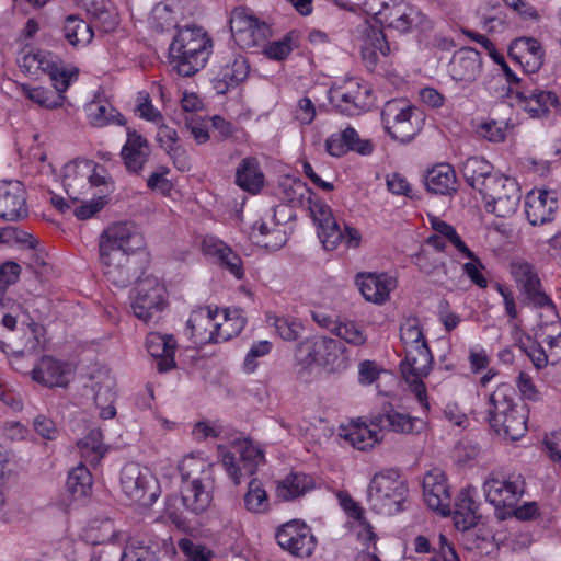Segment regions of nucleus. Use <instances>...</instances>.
Masks as SVG:
<instances>
[{
	"label": "nucleus",
	"instance_id": "nucleus-1",
	"mask_svg": "<svg viewBox=\"0 0 561 561\" xmlns=\"http://www.w3.org/2000/svg\"><path fill=\"white\" fill-rule=\"evenodd\" d=\"M98 245L106 279L118 288L127 287L136 275L131 256L145 247L142 233L130 222H116L103 230Z\"/></svg>",
	"mask_w": 561,
	"mask_h": 561
},
{
	"label": "nucleus",
	"instance_id": "nucleus-2",
	"mask_svg": "<svg viewBox=\"0 0 561 561\" xmlns=\"http://www.w3.org/2000/svg\"><path fill=\"white\" fill-rule=\"evenodd\" d=\"M179 471L184 507L196 515L204 513L213 501V463L199 455L191 454L182 459Z\"/></svg>",
	"mask_w": 561,
	"mask_h": 561
},
{
	"label": "nucleus",
	"instance_id": "nucleus-3",
	"mask_svg": "<svg viewBox=\"0 0 561 561\" xmlns=\"http://www.w3.org/2000/svg\"><path fill=\"white\" fill-rule=\"evenodd\" d=\"M211 48V39L201 26L179 27L169 47L170 64L179 75L191 77L205 67Z\"/></svg>",
	"mask_w": 561,
	"mask_h": 561
},
{
	"label": "nucleus",
	"instance_id": "nucleus-4",
	"mask_svg": "<svg viewBox=\"0 0 561 561\" xmlns=\"http://www.w3.org/2000/svg\"><path fill=\"white\" fill-rule=\"evenodd\" d=\"M290 192L293 196L289 197V202L293 206H306L310 210L324 249L334 250L342 241L343 233L330 206L319 198H313V193L300 181L293 184Z\"/></svg>",
	"mask_w": 561,
	"mask_h": 561
},
{
	"label": "nucleus",
	"instance_id": "nucleus-5",
	"mask_svg": "<svg viewBox=\"0 0 561 561\" xmlns=\"http://www.w3.org/2000/svg\"><path fill=\"white\" fill-rule=\"evenodd\" d=\"M400 339L404 345V359L400 367L404 378L426 377L433 363V356L416 318L407 319L400 325Z\"/></svg>",
	"mask_w": 561,
	"mask_h": 561
},
{
	"label": "nucleus",
	"instance_id": "nucleus-6",
	"mask_svg": "<svg viewBox=\"0 0 561 561\" xmlns=\"http://www.w3.org/2000/svg\"><path fill=\"white\" fill-rule=\"evenodd\" d=\"M365 5L377 23L400 34L414 26L425 28L430 25L426 15L404 0H366Z\"/></svg>",
	"mask_w": 561,
	"mask_h": 561
},
{
	"label": "nucleus",
	"instance_id": "nucleus-7",
	"mask_svg": "<svg viewBox=\"0 0 561 561\" xmlns=\"http://www.w3.org/2000/svg\"><path fill=\"white\" fill-rule=\"evenodd\" d=\"M407 494L405 481L396 470L376 473L367 490L371 510L382 515H394L401 512Z\"/></svg>",
	"mask_w": 561,
	"mask_h": 561
},
{
	"label": "nucleus",
	"instance_id": "nucleus-8",
	"mask_svg": "<svg viewBox=\"0 0 561 561\" xmlns=\"http://www.w3.org/2000/svg\"><path fill=\"white\" fill-rule=\"evenodd\" d=\"M381 121L392 139L405 144L421 131L424 118L415 106L404 100H391L381 111Z\"/></svg>",
	"mask_w": 561,
	"mask_h": 561
},
{
	"label": "nucleus",
	"instance_id": "nucleus-9",
	"mask_svg": "<svg viewBox=\"0 0 561 561\" xmlns=\"http://www.w3.org/2000/svg\"><path fill=\"white\" fill-rule=\"evenodd\" d=\"M485 500L494 506L500 519L507 518L508 508L517 505L525 491V480L519 473L503 476L492 472L483 483Z\"/></svg>",
	"mask_w": 561,
	"mask_h": 561
},
{
	"label": "nucleus",
	"instance_id": "nucleus-10",
	"mask_svg": "<svg viewBox=\"0 0 561 561\" xmlns=\"http://www.w3.org/2000/svg\"><path fill=\"white\" fill-rule=\"evenodd\" d=\"M167 290L156 276H145L138 279L130 291V308L136 318L149 322L160 313L167 305Z\"/></svg>",
	"mask_w": 561,
	"mask_h": 561
},
{
	"label": "nucleus",
	"instance_id": "nucleus-11",
	"mask_svg": "<svg viewBox=\"0 0 561 561\" xmlns=\"http://www.w3.org/2000/svg\"><path fill=\"white\" fill-rule=\"evenodd\" d=\"M121 488L127 497L145 506L152 505L159 496L157 479L148 468L136 462H128L122 468Z\"/></svg>",
	"mask_w": 561,
	"mask_h": 561
},
{
	"label": "nucleus",
	"instance_id": "nucleus-12",
	"mask_svg": "<svg viewBox=\"0 0 561 561\" xmlns=\"http://www.w3.org/2000/svg\"><path fill=\"white\" fill-rule=\"evenodd\" d=\"M329 101L336 113L344 116H358L370 108L371 90L358 80L350 79L330 89Z\"/></svg>",
	"mask_w": 561,
	"mask_h": 561
},
{
	"label": "nucleus",
	"instance_id": "nucleus-13",
	"mask_svg": "<svg viewBox=\"0 0 561 561\" xmlns=\"http://www.w3.org/2000/svg\"><path fill=\"white\" fill-rule=\"evenodd\" d=\"M488 211L497 217L506 218L518 209L522 191L518 182L510 176L501 174L482 194Z\"/></svg>",
	"mask_w": 561,
	"mask_h": 561
},
{
	"label": "nucleus",
	"instance_id": "nucleus-14",
	"mask_svg": "<svg viewBox=\"0 0 561 561\" xmlns=\"http://www.w3.org/2000/svg\"><path fill=\"white\" fill-rule=\"evenodd\" d=\"M511 274L525 296L524 302L554 312L556 306L541 289L539 277L530 263L525 261L512 262Z\"/></svg>",
	"mask_w": 561,
	"mask_h": 561
},
{
	"label": "nucleus",
	"instance_id": "nucleus-15",
	"mask_svg": "<svg viewBox=\"0 0 561 561\" xmlns=\"http://www.w3.org/2000/svg\"><path fill=\"white\" fill-rule=\"evenodd\" d=\"M218 309L210 307H201L194 310L187 320V327L191 329L193 336L199 337L201 341H209L220 343L227 341L232 336L228 330L230 319L225 316V323L216 322Z\"/></svg>",
	"mask_w": 561,
	"mask_h": 561
},
{
	"label": "nucleus",
	"instance_id": "nucleus-16",
	"mask_svg": "<svg viewBox=\"0 0 561 561\" xmlns=\"http://www.w3.org/2000/svg\"><path fill=\"white\" fill-rule=\"evenodd\" d=\"M229 24L234 41L244 47L257 46L270 34L268 25L260 22L244 8L231 12Z\"/></svg>",
	"mask_w": 561,
	"mask_h": 561
},
{
	"label": "nucleus",
	"instance_id": "nucleus-17",
	"mask_svg": "<svg viewBox=\"0 0 561 561\" xmlns=\"http://www.w3.org/2000/svg\"><path fill=\"white\" fill-rule=\"evenodd\" d=\"M277 543L295 557H310L316 548V538L310 528L297 520L284 524L276 533Z\"/></svg>",
	"mask_w": 561,
	"mask_h": 561
},
{
	"label": "nucleus",
	"instance_id": "nucleus-18",
	"mask_svg": "<svg viewBox=\"0 0 561 561\" xmlns=\"http://www.w3.org/2000/svg\"><path fill=\"white\" fill-rule=\"evenodd\" d=\"M221 462L234 484L241 482L244 476H253L260 463L264 461L263 453L251 445L242 447L237 458L234 454L225 447H219Z\"/></svg>",
	"mask_w": 561,
	"mask_h": 561
},
{
	"label": "nucleus",
	"instance_id": "nucleus-19",
	"mask_svg": "<svg viewBox=\"0 0 561 561\" xmlns=\"http://www.w3.org/2000/svg\"><path fill=\"white\" fill-rule=\"evenodd\" d=\"M423 497L427 506L442 516L451 514V497L446 474L434 468L423 478Z\"/></svg>",
	"mask_w": 561,
	"mask_h": 561
},
{
	"label": "nucleus",
	"instance_id": "nucleus-20",
	"mask_svg": "<svg viewBox=\"0 0 561 561\" xmlns=\"http://www.w3.org/2000/svg\"><path fill=\"white\" fill-rule=\"evenodd\" d=\"M516 98L519 105L533 118L546 117L550 110L559 103V99L553 91L536 87L531 81L524 82L516 90Z\"/></svg>",
	"mask_w": 561,
	"mask_h": 561
},
{
	"label": "nucleus",
	"instance_id": "nucleus-21",
	"mask_svg": "<svg viewBox=\"0 0 561 561\" xmlns=\"http://www.w3.org/2000/svg\"><path fill=\"white\" fill-rule=\"evenodd\" d=\"M559 208L557 193L553 191L533 190L526 195L525 213L533 226H542L552 221Z\"/></svg>",
	"mask_w": 561,
	"mask_h": 561
},
{
	"label": "nucleus",
	"instance_id": "nucleus-22",
	"mask_svg": "<svg viewBox=\"0 0 561 561\" xmlns=\"http://www.w3.org/2000/svg\"><path fill=\"white\" fill-rule=\"evenodd\" d=\"M28 214L26 193L19 181L0 182V218L18 221Z\"/></svg>",
	"mask_w": 561,
	"mask_h": 561
},
{
	"label": "nucleus",
	"instance_id": "nucleus-23",
	"mask_svg": "<svg viewBox=\"0 0 561 561\" xmlns=\"http://www.w3.org/2000/svg\"><path fill=\"white\" fill-rule=\"evenodd\" d=\"M91 168L93 161L88 159H76L64 165L62 185L72 201H78L90 192Z\"/></svg>",
	"mask_w": 561,
	"mask_h": 561
},
{
	"label": "nucleus",
	"instance_id": "nucleus-24",
	"mask_svg": "<svg viewBox=\"0 0 561 561\" xmlns=\"http://www.w3.org/2000/svg\"><path fill=\"white\" fill-rule=\"evenodd\" d=\"M449 75L453 80L468 85L474 82L482 72V57L471 47L457 50L449 62Z\"/></svg>",
	"mask_w": 561,
	"mask_h": 561
},
{
	"label": "nucleus",
	"instance_id": "nucleus-25",
	"mask_svg": "<svg viewBox=\"0 0 561 561\" xmlns=\"http://www.w3.org/2000/svg\"><path fill=\"white\" fill-rule=\"evenodd\" d=\"M371 424L380 430L400 434H419L425 428L422 419L398 411L391 404L383 407L382 411L373 417Z\"/></svg>",
	"mask_w": 561,
	"mask_h": 561
},
{
	"label": "nucleus",
	"instance_id": "nucleus-26",
	"mask_svg": "<svg viewBox=\"0 0 561 561\" xmlns=\"http://www.w3.org/2000/svg\"><path fill=\"white\" fill-rule=\"evenodd\" d=\"M151 154L148 140L136 130L127 128V139L121 150L124 165L129 173L139 174Z\"/></svg>",
	"mask_w": 561,
	"mask_h": 561
},
{
	"label": "nucleus",
	"instance_id": "nucleus-27",
	"mask_svg": "<svg viewBox=\"0 0 561 561\" xmlns=\"http://www.w3.org/2000/svg\"><path fill=\"white\" fill-rule=\"evenodd\" d=\"M356 285L367 301L383 305L389 300L396 280L387 274L360 273L356 276Z\"/></svg>",
	"mask_w": 561,
	"mask_h": 561
},
{
	"label": "nucleus",
	"instance_id": "nucleus-28",
	"mask_svg": "<svg viewBox=\"0 0 561 561\" xmlns=\"http://www.w3.org/2000/svg\"><path fill=\"white\" fill-rule=\"evenodd\" d=\"M72 375V367L68 363L44 356L32 370L34 381L47 387H66Z\"/></svg>",
	"mask_w": 561,
	"mask_h": 561
},
{
	"label": "nucleus",
	"instance_id": "nucleus-29",
	"mask_svg": "<svg viewBox=\"0 0 561 561\" xmlns=\"http://www.w3.org/2000/svg\"><path fill=\"white\" fill-rule=\"evenodd\" d=\"M477 490L468 486L462 489L454 504L453 518L458 530L466 531L478 524L480 516L478 515L479 503L476 501Z\"/></svg>",
	"mask_w": 561,
	"mask_h": 561
},
{
	"label": "nucleus",
	"instance_id": "nucleus-30",
	"mask_svg": "<svg viewBox=\"0 0 561 561\" xmlns=\"http://www.w3.org/2000/svg\"><path fill=\"white\" fill-rule=\"evenodd\" d=\"M202 249L206 255L215 257L236 278L241 279L244 276L241 257L221 240L215 237H206L203 240Z\"/></svg>",
	"mask_w": 561,
	"mask_h": 561
},
{
	"label": "nucleus",
	"instance_id": "nucleus-31",
	"mask_svg": "<svg viewBox=\"0 0 561 561\" xmlns=\"http://www.w3.org/2000/svg\"><path fill=\"white\" fill-rule=\"evenodd\" d=\"M462 175L472 188L481 195L488 190L492 181L494 182L501 174L493 172V167L481 157L468 158L461 168Z\"/></svg>",
	"mask_w": 561,
	"mask_h": 561
},
{
	"label": "nucleus",
	"instance_id": "nucleus-32",
	"mask_svg": "<svg viewBox=\"0 0 561 561\" xmlns=\"http://www.w3.org/2000/svg\"><path fill=\"white\" fill-rule=\"evenodd\" d=\"M92 390L94 391V402L100 409V416L108 420L115 416V380L107 371H99L92 377Z\"/></svg>",
	"mask_w": 561,
	"mask_h": 561
},
{
	"label": "nucleus",
	"instance_id": "nucleus-33",
	"mask_svg": "<svg viewBox=\"0 0 561 561\" xmlns=\"http://www.w3.org/2000/svg\"><path fill=\"white\" fill-rule=\"evenodd\" d=\"M146 347L148 353L157 358V367L160 373L168 371L175 366L176 343L172 335L151 332L147 336Z\"/></svg>",
	"mask_w": 561,
	"mask_h": 561
},
{
	"label": "nucleus",
	"instance_id": "nucleus-34",
	"mask_svg": "<svg viewBox=\"0 0 561 561\" xmlns=\"http://www.w3.org/2000/svg\"><path fill=\"white\" fill-rule=\"evenodd\" d=\"M489 423L490 426L503 425L505 415L518 408L514 401V389L507 385H500L489 397Z\"/></svg>",
	"mask_w": 561,
	"mask_h": 561
},
{
	"label": "nucleus",
	"instance_id": "nucleus-35",
	"mask_svg": "<svg viewBox=\"0 0 561 561\" xmlns=\"http://www.w3.org/2000/svg\"><path fill=\"white\" fill-rule=\"evenodd\" d=\"M425 185L428 192L437 195H451L457 192V179L449 163H438L427 171Z\"/></svg>",
	"mask_w": 561,
	"mask_h": 561
},
{
	"label": "nucleus",
	"instance_id": "nucleus-36",
	"mask_svg": "<svg viewBox=\"0 0 561 561\" xmlns=\"http://www.w3.org/2000/svg\"><path fill=\"white\" fill-rule=\"evenodd\" d=\"M236 183L250 193H256L262 188L264 174L255 158L248 157L241 160L236 172Z\"/></svg>",
	"mask_w": 561,
	"mask_h": 561
},
{
	"label": "nucleus",
	"instance_id": "nucleus-37",
	"mask_svg": "<svg viewBox=\"0 0 561 561\" xmlns=\"http://www.w3.org/2000/svg\"><path fill=\"white\" fill-rule=\"evenodd\" d=\"M122 534L116 530L111 519H95L84 529V540L92 545H112L121 542Z\"/></svg>",
	"mask_w": 561,
	"mask_h": 561
},
{
	"label": "nucleus",
	"instance_id": "nucleus-38",
	"mask_svg": "<svg viewBox=\"0 0 561 561\" xmlns=\"http://www.w3.org/2000/svg\"><path fill=\"white\" fill-rule=\"evenodd\" d=\"M324 336H314L301 341L296 348L295 358L297 365L301 369H309L312 366H321L323 362V346Z\"/></svg>",
	"mask_w": 561,
	"mask_h": 561
},
{
	"label": "nucleus",
	"instance_id": "nucleus-39",
	"mask_svg": "<svg viewBox=\"0 0 561 561\" xmlns=\"http://www.w3.org/2000/svg\"><path fill=\"white\" fill-rule=\"evenodd\" d=\"M313 479L301 472L288 474L277 486L278 496L284 500H294L313 489Z\"/></svg>",
	"mask_w": 561,
	"mask_h": 561
},
{
	"label": "nucleus",
	"instance_id": "nucleus-40",
	"mask_svg": "<svg viewBox=\"0 0 561 561\" xmlns=\"http://www.w3.org/2000/svg\"><path fill=\"white\" fill-rule=\"evenodd\" d=\"M64 36L72 46H85L91 43L92 27L78 15H68L64 22Z\"/></svg>",
	"mask_w": 561,
	"mask_h": 561
},
{
	"label": "nucleus",
	"instance_id": "nucleus-41",
	"mask_svg": "<svg viewBox=\"0 0 561 561\" xmlns=\"http://www.w3.org/2000/svg\"><path fill=\"white\" fill-rule=\"evenodd\" d=\"M340 436L358 450H367L378 442V434L366 424H352Z\"/></svg>",
	"mask_w": 561,
	"mask_h": 561
},
{
	"label": "nucleus",
	"instance_id": "nucleus-42",
	"mask_svg": "<svg viewBox=\"0 0 561 561\" xmlns=\"http://www.w3.org/2000/svg\"><path fill=\"white\" fill-rule=\"evenodd\" d=\"M78 448L82 459L91 465H98L106 453L100 430H91L83 438L78 440Z\"/></svg>",
	"mask_w": 561,
	"mask_h": 561
},
{
	"label": "nucleus",
	"instance_id": "nucleus-43",
	"mask_svg": "<svg viewBox=\"0 0 561 561\" xmlns=\"http://www.w3.org/2000/svg\"><path fill=\"white\" fill-rule=\"evenodd\" d=\"M499 435L511 440L523 437L527 431V414L524 408H517L505 415L503 425L492 427Z\"/></svg>",
	"mask_w": 561,
	"mask_h": 561
},
{
	"label": "nucleus",
	"instance_id": "nucleus-44",
	"mask_svg": "<svg viewBox=\"0 0 561 561\" xmlns=\"http://www.w3.org/2000/svg\"><path fill=\"white\" fill-rule=\"evenodd\" d=\"M88 14L99 22L105 32H110L117 25L116 12L111 0H85Z\"/></svg>",
	"mask_w": 561,
	"mask_h": 561
},
{
	"label": "nucleus",
	"instance_id": "nucleus-45",
	"mask_svg": "<svg viewBox=\"0 0 561 561\" xmlns=\"http://www.w3.org/2000/svg\"><path fill=\"white\" fill-rule=\"evenodd\" d=\"M88 113L90 124L94 127L125 124L124 116L107 102H92L88 106Z\"/></svg>",
	"mask_w": 561,
	"mask_h": 561
},
{
	"label": "nucleus",
	"instance_id": "nucleus-46",
	"mask_svg": "<svg viewBox=\"0 0 561 561\" xmlns=\"http://www.w3.org/2000/svg\"><path fill=\"white\" fill-rule=\"evenodd\" d=\"M266 322L275 328L277 335L288 342L297 341L302 333L301 322L291 316L266 314Z\"/></svg>",
	"mask_w": 561,
	"mask_h": 561
},
{
	"label": "nucleus",
	"instance_id": "nucleus-47",
	"mask_svg": "<svg viewBox=\"0 0 561 561\" xmlns=\"http://www.w3.org/2000/svg\"><path fill=\"white\" fill-rule=\"evenodd\" d=\"M415 264L431 279L438 285H446L449 279L447 265L437 257L421 253L416 256Z\"/></svg>",
	"mask_w": 561,
	"mask_h": 561
},
{
	"label": "nucleus",
	"instance_id": "nucleus-48",
	"mask_svg": "<svg viewBox=\"0 0 561 561\" xmlns=\"http://www.w3.org/2000/svg\"><path fill=\"white\" fill-rule=\"evenodd\" d=\"M320 350L323 353L322 367L333 373L347 368V358L344 354L343 345L337 340L324 337L323 346Z\"/></svg>",
	"mask_w": 561,
	"mask_h": 561
},
{
	"label": "nucleus",
	"instance_id": "nucleus-49",
	"mask_svg": "<svg viewBox=\"0 0 561 561\" xmlns=\"http://www.w3.org/2000/svg\"><path fill=\"white\" fill-rule=\"evenodd\" d=\"M243 502L247 511L251 513L263 514L270 510L268 495L262 482L255 478L249 482Z\"/></svg>",
	"mask_w": 561,
	"mask_h": 561
},
{
	"label": "nucleus",
	"instance_id": "nucleus-50",
	"mask_svg": "<svg viewBox=\"0 0 561 561\" xmlns=\"http://www.w3.org/2000/svg\"><path fill=\"white\" fill-rule=\"evenodd\" d=\"M21 91L30 101L46 110L60 107L66 100L64 94H56L43 87L32 88L27 84H21Z\"/></svg>",
	"mask_w": 561,
	"mask_h": 561
},
{
	"label": "nucleus",
	"instance_id": "nucleus-51",
	"mask_svg": "<svg viewBox=\"0 0 561 561\" xmlns=\"http://www.w3.org/2000/svg\"><path fill=\"white\" fill-rule=\"evenodd\" d=\"M252 238L262 242L266 249H280L287 241L285 232L276 225L270 228L266 222L259 221L253 226Z\"/></svg>",
	"mask_w": 561,
	"mask_h": 561
},
{
	"label": "nucleus",
	"instance_id": "nucleus-52",
	"mask_svg": "<svg viewBox=\"0 0 561 561\" xmlns=\"http://www.w3.org/2000/svg\"><path fill=\"white\" fill-rule=\"evenodd\" d=\"M92 488V476L84 465L72 469L67 479V489L75 497L87 496Z\"/></svg>",
	"mask_w": 561,
	"mask_h": 561
},
{
	"label": "nucleus",
	"instance_id": "nucleus-53",
	"mask_svg": "<svg viewBox=\"0 0 561 561\" xmlns=\"http://www.w3.org/2000/svg\"><path fill=\"white\" fill-rule=\"evenodd\" d=\"M249 69L248 60L243 56H237L231 64L222 67L220 75L222 81L230 88L244 81L249 75Z\"/></svg>",
	"mask_w": 561,
	"mask_h": 561
},
{
	"label": "nucleus",
	"instance_id": "nucleus-54",
	"mask_svg": "<svg viewBox=\"0 0 561 561\" xmlns=\"http://www.w3.org/2000/svg\"><path fill=\"white\" fill-rule=\"evenodd\" d=\"M121 561H158V557L150 546L133 538L125 545Z\"/></svg>",
	"mask_w": 561,
	"mask_h": 561
},
{
	"label": "nucleus",
	"instance_id": "nucleus-55",
	"mask_svg": "<svg viewBox=\"0 0 561 561\" xmlns=\"http://www.w3.org/2000/svg\"><path fill=\"white\" fill-rule=\"evenodd\" d=\"M331 332L355 346L364 345L367 341L364 331L353 321L339 322L331 329Z\"/></svg>",
	"mask_w": 561,
	"mask_h": 561
},
{
	"label": "nucleus",
	"instance_id": "nucleus-56",
	"mask_svg": "<svg viewBox=\"0 0 561 561\" xmlns=\"http://www.w3.org/2000/svg\"><path fill=\"white\" fill-rule=\"evenodd\" d=\"M529 54H545L541 44L533 37H519L514 39L508 47V56L523 61V57Z\"/></svg>",
	"mask_w": 561,
	"mask_h": 561
},
{
	"label": "nucleus",
	"instance_id": "nucleus-57",
	"mask_svg": "<svg viewBox=\"0 0 561 561\" xmlns=\"http://www.w3.org/2000/svg\"><path fill=\"white\" fill-rule=\"evenodd\" d=\"M91 180L89 181L90 184V191L95 188L98 192L94 194H99L98 196H106L113 192L114 185L112 178L108 175L107 171L104 169V167L95 163L93 161V168Z\"/></svg>",
	"mask_w": 561,
	"mask_h": 561
},
{
	"label": "nucleus",
	"instance_id": "nucleus-58",
	"mask_svg": "<svg viewBox=\"0 0 561 561\" xmlns=\"http://www.w3.org/2000/svg\"><path fill=\"white\" fill-rule=\"evenodd\" d=\"M342 134L345 139V145L348 147L350 151L357 152L362 156H368L373 152V142L368 139H362L353 127H346Z\"/></svg>",
	"mask_w": 561,
	"mask_h": 561
},
{
	"label": "nucleus",
	"instance_id": "nucleus-59",
	"mask_svg": "<svg viewBox=\"0 0 561 561\" xmlns=\"http://www.w3.org/2000/svg\"><path fill=\"white\" fill-rule=\"evenodd\" d=\"M272 351V343L270 341H259L252 344L243 363V369L245 373H253L256 367V358L263 357Z\"/></svg>",
	"mask_w": 561,
	"mask_h": 561
},
{
	"label": "nucleus",
	"instance_id": "nucleus-60",
	"mask_svg": "<svg viewBox=\"0 0 561 561\" xmlns=\"http://www.w3.org/2000/svg\"><path fill=\"white\" fill-rule=\"evenodd\" d=\"M49 78L53 82V85L56 90V94H64L69 85L77 79L78 72L65 69L61 66H58L53 72H50Z\"/></svg>",
	"mask_w": 561,
	"mask_h": 561
},
{
	"label": "nucleus",
	"instance_id": "nucleus-61",
	"mask_svg": "<svg viewBox=\"0 0 561 561\" xmlns=\"http://www.w3.org/2000/svg\"><path fill=\"white\" fill-rule=\"evenodd\" d=\"M179 548L190 561H210V552L203 546L184 538L179 541Z\"/></svg>",
	"mask_w": 561,
	"mask_h": 561
},
{
	"label": "nucleus",
	"instance_id": "nucleus-62",
	"mask_svg": "<svg viewBox=\"0 0 561 561\" xmlns=\"http://www.w3.org/2000/svg\"><path fill=\"white\" fill-rule=\"evenodd\" d=\"M516 386L520 392L522 398L530 401L540 400V392L535 386L534 380L529 374L520 371L516 379Z\"/></svg>",
	"mask_w": 561,
	"mask_h": 561
},
{
	"label": "nucleus",
	"instance_id": "nucleus-63",
	"mask_svg": "<svg viewBox=\"0 0 561 561\" xmlns=\"http://www.w3.org/2000/svg\"><path fill=\"white\" fill-rule=\"evenodd\" d=\"M34 431L44 439L53 440L58 436L55 422L45 415H38L33 421Z\"/></svg>",
	"mask_w": 561,
	"mask_h": 561
},
{
	"label": "nucleus",
	"instance_id": "nucleus-64",
	"mask_svg": "<svg viewBox=\"0 0 561 561\" xmlns=\"http://www.w3.org/2000/svg\"><path fill=\"white\" fill-rule=\"evenodd\" d=\"M506 125L502 122L491 121L480 126L479 133L483 138L493 142L505 139Z\"/></svg>",
	"mask_w": 561,
	"mask_h": 561
}]
</instances>
